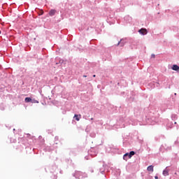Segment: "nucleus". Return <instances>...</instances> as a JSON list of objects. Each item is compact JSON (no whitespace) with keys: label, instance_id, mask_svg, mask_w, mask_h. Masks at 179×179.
<instances>
[{"label":"nucleus","instance_id":"7","mask_svg":"<svg viewBox=\"0 0 179 179\" xmlns=\"http://www.w3.org/2000/svg\"><path fill=\"white\" fill-rule=\"evenodd\" d=\"M31 101H32L31 98H30V97H26V98H25V102H26V103H30V102H31Z\"/></svg>","mask_w":179,"mask_h":179},{"label":"nucleus","instance_id":"9","mask_svg":"<svg viewBox=\"0 0 179 179\" xmlns=\"http://www.w3.org/2000/svg\"><path fill=\"white\" fill-rule=\"evenodd\" d=\"M163 174L164 176H169V171H166V170L164 171Z\"/></svg>","mask_w":179,"mask_h":179},{"label":"nucleus","instance_id":"11","mask_svg":"<svg viewBox=\"0 0 179 179\" xmlns=\"http://www.w3.org/2000/svg\"><path fill=\"white\" fill-rule=\"evenodd\" d=\"M151 57H152V58H155V55H152Z\"/></svg>","mask_w":179,"mask_h":179},{"label":"nucleus","instance_id":"15","mask_svg":"<svg viewBox=\"0 0 179 179\" xmlns=\"http://www.w3.org/2000/svg\"><path fill=\"white\" fill-rule=\"evenodd\" d=\"M91 120H93V118H91Z\"/></svg>","mask_w":179,"mask_h":179},{"label":"nucleus","instance_id":"14","mask_svg":"<svg viewBox=\"0 0 179 179\" xmlns=\"http://www.w3.org/2000/svg\"><path fill=\"white\" fill-rule=\"evenodd\" d=\"M93 78H96V75H94V76H93Z\"/></svg>","mask_w":179,"mask_h":179},{"label":"nucleus","instance_id":"4","mask_svg":"<svg viewBox=\"0 0 179 179\" xmlns=\"http://www.w3.org/2000/svg\"><path fill=\"white\" fill-rule=\"evenodd\" d=\"M55 13H57V10H50L49 12L50 16H54V15H55Z\"/></svg>","mask_w":179,"mask_h":179},{"label":"nucleus","instance_id":"8","mask_svg":"<svg viewBox=\"0 0 179 179\" xmlns=\"http://www.w3.org/2000/svg\"><path fill=\"white\" fill-rule=\"evenodd\" d=\"M124 43H122V40H120V42H118L117 45H120V47H124Z\"/></svg>","mask_w":179,"mask_h":179},{"label":"nucleus","instance_id":"13","mask_svg":"<svg viewBox=\"0 0 179 179\" xmlns=\"http://www.w3.org/2000/svg\"><path fill=\"white\" fill-rule=\"evenodd\" d=\"M155 179H159V178L157 176H155Z\"/></svg>","mask_w":179,"mask_h":179},{"label":"nucleus","instance_id":"10","mask_svg":"<svg viewBox=\"0 0 179 179\" xmlns=\"http://www.w3.org/2000/svg\"><path fill=\"white\" fill-rule=\"evenodd\" d=\"M31 103H38V101L36 100V99H32Z\"/></svg>","mask_w":179,"mask_h":179},{"label":"nucleus","instance_id":"1","mask_svg":"<svg viewBox=\"0 0 179 179\" xmlns=\"http://www.w3.org/2000/svg\"><path fill=\"white\" fill-rule=\"evenodd\" d=\"M135 155V152L134 151H131L129 153H126L123 156V159L124 160H128V159H131V157H132V156H134Z\"/></svg>","mask_w":179,"mask_h":179},{"label":"nucleus","instance_id":"3","mask_svg":"<svg viewBox=\"0 0 179 179\" xmlns=\"http://www.w3.org/2000/svg\"><path fill=\"white\" fill-rule=\"evenodd\" d=\"M82 117L81 115H74V118H76V121H80V118Z\"/></svg>","mask_w":179,"mask_h":179},{"label":"nucleus","instance_id":"12","mask_svg":"<svg viewBox=\"0 0 179 179\" xmlns=\"http://www.w3.org/2000/svg\"><path fill=\"white\" fill-rule=\"evenodd\" d=\"M83 78H87V76H83Z\"/></svg>","mask_w":179,"mask_h":179},{"label":"nucleus","instance_id":"5","mask_svg":"<svg viewBox=\"0 0 179 179\" xmlns=\"http://www.w3.org/2000/svg\"><path fill=\"white\" fill-rule=\"evenodd\" d=\"M171 69L173 71H178L179 66L177 64H173Z\"/></svg>","mask_w":179,"mask_h":179},{"label":"nucleus","instance_id":"16","mask_svg":"<svg viewBox=\"0 0 179 179\" xmlns=\"http://www.w3.org/2000/svg\"><path fill=\"white\" fill-rule=\"evenodd\" d=\"M0 34H1V31H0Z\"/></svg>","mask_w":179,"mask_h":179},{"label":"nucleus","instance_id":"2","mask_svg":"<svg viewBox=\"0 0 179 179\" xmlns=\"http://www.w3.org/2000/svg\"><path fill=\"white\" fill-rule=\"evenodd\" d=\"M138 32L141 34H148V30H146V29H141L138 31Z\"/></svg>","mask_w":179,"mask_h":179},{"label":"nucleus","instance_id":"6","mask_svg":"<svg viewBox=\"0 0 179 179\" xmlns=\"http://www.w3.org/2000/svg\"><path fill=\"white\" fill-rule=\"evenodd\" d=\"M148 171H152L153 173V166L150 165L147 168Z\"/></svg>","mask_w":179,"mask_h":179}]
</instances>
